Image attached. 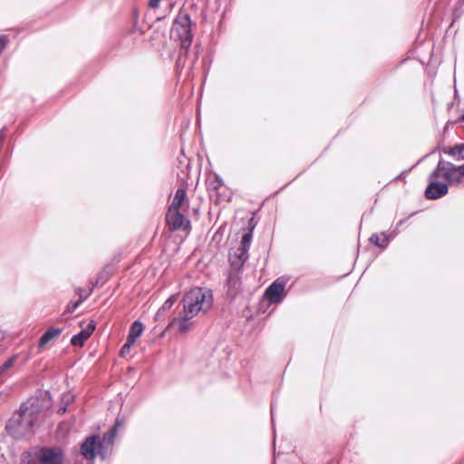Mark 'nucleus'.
I'll list each match as a JSON object with an SVG mask.
<instances>
[{
  "label": "nucleus",
  "mask_w": 464,
  "mask_h": 464,
  "mask_svg": "<svg viewBox=\"0 0 464 464\" xmlns=\"http://www.w3.org/2000/svg\"><path fill=\"white\" fill-rule=\"evenodd\" d=\"M370 240L372 243L381 247H386L390 241L389 237L384 233L381 235L373 234L371 236Z\"/></svg>",
  "instance_id": "obj_18"
},
{
  "label": "nucleus",
  "mask_w": 464,
  "mask_h": 464,
  "mask_svg": "<svg viewBox=\"0 0 464 464\" xmlns=\"http://www.w3.org/2000/svg\"><path fill=\"white\" fill-rule=\"evenodd\" d=\"M443 152L451 156L456 160H464V144H458L454 147L443 148Z\"/></svg>",
  "instance_id": "obj_14"
},
{
  "label": "nucleus",
  "mask_w": 464,
  "mask_h": 464,
  "mask_svg": "<svg viewBox=\"0 0 464 464\" xmlns=\"http://www.w3.org/2000/svg\"><path fill=\"white\" fill-rule=\"evenodd\" d=\"M173 31L179 37L192 34L191 21L188 14L181 13L178 15L173 24Z\"/></svg>",
  "instance_id": "obj_8"
},
{
  "label": "nucleus",
  "mask_w": 464,
  "mask_h": 464,
  "mask_svg": "<svg viewBox=\"0 0 464 464\" xmlns=\"http://www.w3.org/2000/svg\"><path fill=\"white\" fill-rule=\"evenodd\" d=\"M7 42H8V40H7L6 36L0 37V54L5 50V48L7 44Z\"/></svg>",
  "instance_id": "obj_24"
},
{
  "label": "nucleus",
  "mask_w": 464,
  "mask_h": 464,
  "mask_svg": "<svg viewBox=\"0 0 464 464\" xmlns=\"http://www.w3.org/2000/svg\"><path fill=\"white\" fill-rule=\"evenodd\" d=\"M142 332L143 324L139 321H135L130 326L127 339L130 340V343H135L136 340L141 335Z\"/></svg>",
  "instance_id": "obj_16"
},
{
  "label": "nucleus",
  "mask_w": 464,
  "mask_h": 464,
  "mask_svg": "<svg viewBox=\"0 0 464 464\" xmlns=\"http://www.w3.org/2000/svg\"><path fill=\"white\" fill-rule=\"evenodd\" d=\"M234 280L235 279L233 277H229V279H228L229 284L232 283V281H234Z\"/></svg>",
  "instance_id": "obj_29"
},
{
  "label": "nucleus",
  "mask_w": 464,
  "mask_h": 464,
  "mask_svg": "<svg viewBox=\"0 0 464 464\" xmlns=\"http://www.w3.org/2000/svg\"><path fill=\"white\" fill-rule=\"evenodd\" d=\"M285 282L277 279L266 290L265 295L270 303H279L285 291Z\"/></svg>",
  "instance_id": "obj_9"
},
{
  "label": "nucleus",
  "mask_w": 464,
  "mask_h": 464,
  "mask_svg": "<svg viewBox=\"0 0 464 464\" xmlns=\"http://www.w3.org/2000/svg\"><path fill=\"white\" fill-rule=\"evenodd\" d=\"M440 176L447 179L450 185H464V164L457 167L441 160L431 173V178Z\"/></svg>",
  "instance_id": "obj_4"
},
{
  "label": "nucleus",
  "mask_w": 464,
  "mask_h": 464,
  "mask_svg": "<svg viewBox=\"0 0 464 464\" xmlns=\"http://www.w3.org/2000/svg\"><path fill=\"white\" fill-rule=\"evenodd\" d=\"M461 120L464 121V114L462 115Z\"/></svg>",
  "instance_id": "obj_30"
},
{
  "label": "nucleus",
  "mask_w": 464,
  "mask_h": 464,
  "mask_svg": "<svg viewBox=\"0 0 464 464\" xmlns=\"http://www.w3.org/2000/svg\"><path fill=\"white\" fill-rule=\"evenodd\" d=\"M87 298V295H85L84 296H82V299H79L78 301L76 302H71L68 304L67 307H66V312L67 313H72L74 312L78 306L80 305L81 303H82L83 300H85Z\"/></svg>",
  "instance_id": "obj_20"
},
{
  "label": "nucleus",
  "mask_w": 464,
  "mask_h": 464,
  "mask_svg": "<svg viewBox=\"0 0 464 464\" xmlns=\"http://www.w3.org/2000/svg\"><path fill=\"white\" fill-rule=\"evenodd\" d=\"M82 455L89 460H92L96 456L100 455L105 457L106 452L102 448V443H100V437L92 435L88 437L81 446Z\"/></svg>",
  "instance_id": "obj_5"
},
{
  "label": "nucleus",
  "mask_w": 464,
  "mask_h": 464,
  "mask_svg": "<svg viewBox=\"0 0 464 464\" xmlns=\"http://www.w3.org/2000/svg\"><path fill=\"white\" fill-rule=\"evenodd\" d=\"M61 334V329L51 328L48 329L40 338L39 347H44L50 341L57 337Z\"/></svg>",
  "instance_id": "obj_15"
},
{
  "label": "nucleus",
  "mask_w": 464,
  "mask_h": 464,
  "mask_svg": "<svg viewBox=\"0 0 464 464\" xmlns=\"http://www.w3.org/2000/svg\"><path fill=\"white\" fill-rule=\"evenodd\" d=\"M134 344V343H130V340L127 339V342L126 343L122 346V348L121 349V356H126L130 350V347Z\"/></svg>",
  "instance_id": "obj_22"
},
{
  "label": "nucleus",
  "mask_w": 464,
  "mask_h": 464,
  "mask_svg": "<svg viewBox=\"0 0 464 464\" xmlns=\"http://www.w3.org/2000/svg\"><path fill=\"white\" fill-rule=\"evenodd\" d=\"M166 220L172 230H188L189 227L188 219L179 210H168Z\"/></svg>",
  "instance_id": "obj_6"
},
{
  "label": "nucleus",
  "mask_w": 464,
  "mask_h": 464,
  "mask_svg": "<svg viewBox=\"0 0 464 464\" xmlns=\"http://www.w3.org/2000/svg\"><path fill=\"white\" fill-rule=\"evenodd\" d=\"M74 400V396L71 393H66V394H63V401H64L67 406V404H69L70 402H72V401Z\"/></svg>",
  "instance_id": "obj_25"
},
{
  "label": "nucleus",
  "mask_w": 464,
  "mask_h": 464,
  "mask_svg": "<svg viewBox=\"0 0 464 464\" xmlns=\"http://www.w3.org/2000/svg\"><path fill=\"white\" fill-rule=\"evenodd\" d=\"M95 329L92 322H90L88 325L82 329L78 334L72 337L71 343L74 346H82L84 342L92 335Z\"/></svg>",
  "instance_id": "obj_11"
},
{
  "label": "nucleus",
  "mask_w": 464,
  "mask_h": 464,
  "mask_svg": "<svg viewBox=\"0 0 464 464\" xmlns=\"http://www.w3.org/2000/svg\"><path fill=\"white\" fill-rule=\"evenodd\" d=\"M430 176V183L425 190V196L429 199H438L448 193V186L435 180Z\"/></svg>",
  "instance_id": "obj_7"
},
{
  "label": "nucleus",
  "mask_w": 464,
  "mask_h": 464,
  "mask_svg": "<svg viewBox=\"0 0 464 464\" xmlns=\"http://www.w3.org/2000/svg\"><path fill=\"white\" fill-rule=\"evenodd\" d=\"M37 410L31 405L23 404L9 420L6 429L14 437H21L29 432L37 419Z\"/></svg>",
  "instance_id": "obj_2"
},
{
  "label": "nucleus",
  "mask_w": 464,
  "mask_h": 464,
  "mask_svg": "<svg viewBox=\"0 0 464 464\" xmlns=\"http://www.w3.org/2000/svg\"><path fill=\"white\" fill-rule=\"evenodd\" d=\"M66 411H67V406H66V405H64V406H61V407L58 409V413H59V414H63Z\"/></svg>",
  "instance_id": "obj_28"
},
{
  "label": "nucleus",
  "mask_w": 464,
  "mask_h": 464,
  "mask_svg": "<svg viewBox=\"0 0 464 464\" xmlns=\"http://www.w3.org/2000/svg\"><path fill=\"white\" fill-rule=\"evenodd\" d=\"M77 293H78V295H79V296H80V299H82V296H84L85 295H87V296L89 295V294H88V293H86L85 291H83V290H82V289H78V290H77Z\"/></svg>",
  "instance_id": "obj_27"
},
{
  "label": "nucleus",
  "mask_w": 464,
  "mask_h": 464,
  "mask_svg": "<svg viewBox=\"0 0 464 464\" xmlns=\"http://www.w3.org/2000/svg\"><path fill=\"white\" fill-rule=\"evenodd\" d=\"M183 310L179 317L173 318L169 328H176L180 334H186L192 326L191 321L200 312H207L213 304L211 290L208 288L196 287L188 291L182 299Z\"/></svg>",
  "instance_id": "obj_1"
},
{
  "label": "nucleus",
  "mask_w": 464,
  "mask_h": 464,
  "mask_svg": "<svg viewBox=\"0 0 464 464\" xmlns=\"http://www.w3.org/2000/svg\"><path fill=\"white\" fill-rule=\"evenodd\" d=\"M252 229H253V227H251V229L248 232H246L242 236L241 244H240L241 246H246V248L249 249L250 243H251L252 237H253Z\"/></svg>",
  "instance_id": "obj_19"
},
{
  "label": "nucleus",
  "mask_w": 464,
  "mask_h": 464,
  "mask_svg": "<svg viewBox=\"0 0 464 464\" xmlns=\"http://www.w3.org/2000/svg\"><path fill=\"white\" fill-rule=\"evenodd\" d=\"M248 248L239 246L234 253L230 254V262L233 267L239 269L248 257Z\"/></svg>",
  "instance_id": "obj_10"
},
{
  "label": "nucleus",
  "mask_w": 464,
  "mask_h": 464,
  "mask_svg": "<svg viewBox=\"0 0 464 464\" xmlns=\"http://www.w3.org/2000/svg\"><path fill=\"white\" fill-rule=\"evenodd\" d=\"M180 46H181V52L178 60V63H180L182 55H186L188 52V48L192 42V34L180 36Z\"/></svg>",
  "instance_id": "obj_17"
},
{
  "label": "nucleus",
  "mask_w": 464,
  "mask_h": 464,
  "mask_svg": "<svg viewBox=\"0 0 464 464\" xmlns=\"http://www.w3.org/2000/svg\"><path fill=\"white\" fill-rule=\"evenodd\" d=\"M63 453L58 448H39L24 453L21 464H62Z\"/></svg>",
  "instance_id": "obj_3"
},
{
  "label": "nucleus",
  "mask_w": 464,
  "mask_h": 464,
  "mask_svg": "<svg viewBox=\"0 0 464 464\" xmlns=\"http://www.w3.org/2000/svg\"><path fill=\"white\" fill-rule=\"evenodd\" d=\"M175 302V298L173 296L169 297V299H167L165 301V303L162 304L161 306V309L162 310H167V309H170L171 306L173 305Z\"/></svg>",
  "instance_id": "obj_23"
},
{
  "label": "nucleus",
  "mask_w": 464,
  "mask_h": 464,
  "mask_svg": "<svg viewBox=\"0 0 464 464\" xmlns=\"http://www.w3.org/2000/svg\"><path fill=\"white\" fill-rule=\"evenodd\" d=\"M161 0H150V6L152 8H157L160 5V2Z\"/></svg>",
  "instance_id": "obj_26"
},
{
  "label": "nucleus",
  "mask_w": 464,
  "mask_h": 464,
  "mask_svg": "<svg viewBox=\"0 0 464 464\" xmlns=\"http://www.w3.org/2000/svg\"><path fill=\"white\" fill-rule=\"evenodd\" d=\"M16 360L15 356H13L9 359H7L1 366H0V372H4L7 371L10 367H12Z\"/></svg>",
  "instance_id": "obj_21"
},
{
  "label": "nucleus",
  "mask_w": 464,
  "mask_h": 464,
  "mask_svg": "<svg viewBox=\"0 0 464 464\" xmlns=\"http://www.w3.org/2000/svg\"><path fill=\"white\" fill-rule=\"evenodd\" d=\"M187 203V193L185 189L179 188L171 201L169 210H179Z\"/></svg>",
  "instance_id": "obj_12"
},
{
  "label": "nucleus",
  "mask_w": 464,
  "mask_h": 464,
  "mask_svg": "<svg viewBox=\"0 0 464 464\" xmlns=\"http://www.w3.org/2000/svg\"><path fill=\"white\" fill-rule=\"evenodd\" d=\"M121 425V423L117 420L113 428L107 433L103 435L102 440L100 439V443H102V448L106 451V449L111 446L113 443V440L117 434L118 428Z\"/></svg>",
  "instance_id": "obj_13"
}]
</instances>
